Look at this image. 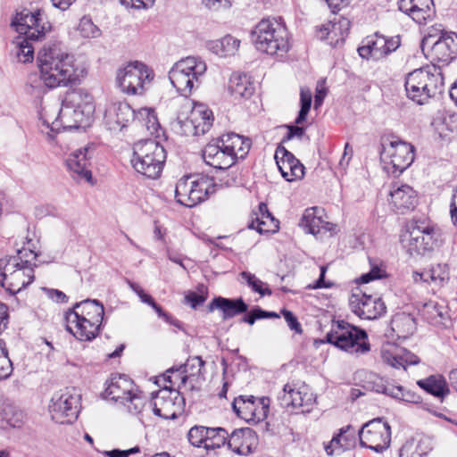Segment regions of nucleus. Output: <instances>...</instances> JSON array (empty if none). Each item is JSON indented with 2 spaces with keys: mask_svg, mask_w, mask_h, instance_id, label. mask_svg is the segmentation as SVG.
<instances>
[{
  "mask_svg": "<svg viewBox=\"0 0 457 457\" xmlns=\"http://www.w3.org/2000/svg\"><path fill=\"white\" fill-rule=\"evenodd\" d=\"M427 48H428L431 52V54L438 60L446 61L448 59H452L441 37L437 40H435L433 36L424 37L421 42V50L425 55L428 54L426 52Z\"/></svg>",
  "mask_w": 457,
  "mask_h": 457,
  "instance_id": "nucleus-45",
  "label": "nucleus"
},
{
  "mask_svg": "<svg viewBox=\"0 0 457 457\" xmlns=\"http://www.w3.org/2000/svg\"><path fill=\"white\" fill-rule=\"evenodd\" d=\"M106 384L104 394L107 398L124 405L132 414L138 415L143 411L147 399L129 378L114 374Z\"/></svg>",
  "mask_w": 457,
  "mask_h": 457,
  "instance_id": "nucleus-6",
  "label": "nucleus"
},
{
  "mask_svg": "<svg viewBox=\"0 0 457 457\" xmlns=\"http://www.w3.org/2000/svg\"><path fill=\"white\" fill-rule=\"evenodd\" d=\"M165 160L163 146L156 140L148 139L135 145L130 162L138 173L154 179L161 175Z\"/></svg>",
  "mask_w": 457,
  "mask_h": 457,
  "instance_id": "nucleus-5",
  "label": "nucleus"
},
{
  "mask_svg": "<svg viewBox=\"0 0 457 457\" xmlns=\"http://www.w3.org/2000/svg\"><path fill=\"white\" fill-rule=\"evenodd\" d=\"M228 438L229 435L226 429L222 428H210L205 449L213 450L225 445H228Z\"/></svg>",
  "mask_w": 457,
  "mask_h": 457,
  "instance_id": "nucleus-47",
  "label": "nucleus"
},
{
  "mask_svg": "<svg viewBox=\"0 0 457 457\" xmlns=\"http://www.w3.org/2000/svg\"><path fill=\"white\" fill-rule=\"evenodd\" d=\"M154 79L153 71L143 62H129L117 71L116 81L122 92L142 95Z\"/></svg>",
  "mask_w": 457,
  "mask_h": 457,
  "instance_id": "nucleus-10",
  "label": "nucleus"
},
{
  "mask_svg": "<svg viewBox=\"0 0 457 457\" xmlns=\"http://www.w3.org/2000/svg\"><path fill=\"white\" fill-rule=\"evenodd\" d=\"M359 436L362 446L380 453L390 445L391 428L387 422L378 418L364 424Z\"/></svg>",
  "mask_w": 457,
  "mask_h": 457,
  "instance_id": "nucleus-15",
  "label": "nucleus"
},
{
  "mask_svg": "<svg viewBox=\"0 0 457 457\" xmlns=\"http://www.w3.org/2000/svg\"><path fill=\"white\" fill-rule=\"evenodd\" d=\"M216 184L212 178L203 174H193L181 178L176 184L177 202L187 207H194L205 201L215 192Z\"/></svg>",
  "mask_w": 457,
  "mask_h": 457,
  "instance_id": "nucleus-7",
  "label": "nucleus"
},
{
  "mask_svg": "<svg viewBox=\"0 0 457 457\" xmlns=\"http://www.w3.org/2000/svg\"><path fill=\"white\" fill-rule=\"evenodd\" d=\"M36 39H29L26 37H18L13 42L12 50L18 62L22 63L30 62L34 59V42Z\"/></svg>",
  "mask_w": 457,
  "mask_h": 457,
  "instance_id": "nucleus-41",
  "label": "nucleus"
},
{
  "mask_svg": "<svg viewBox=\"0 0 457 457\" xmlns=\"http://www.w3.org/2000/svg\"><path fill=\"white\" fill-rule=\"evenodd\" d=\"M275 159L278 170L286 180L295 181L303 177V165L284 146H278L275 153Z\"/></svg>",
  "mask_w": 457,
  "mask_h": 457,
  "instance_id": "nucleus-23",
  "label": "nucleus"
},
{
  "mask_svg": "<svg viewBox=\"0 0 457 457\" xmlns=\"http://www.w3.org/2000/svg\"><path fill=\"white\" fill-rule=\"evenodd\" d=\"M428 283L435 287H442L449 279V271L445 264H437L425 271Z\"/></svg>",
  "mask_w": 457,
  "mask_h": 457,
  "instance_id": "nucleus-48",
  "label": "nucleus"
},
{
  "mask_svg": "<svg viewBox=\"0 0 457 457\" xmlns=\"http://www.w3.org/2000/svg\"><path fill=\"white\" fill-rule=\"evenodd\" d=\"M59 124L64 129H73L80 127L84 122L89 120L77 109L62 103V107L58 112Z\"/></svg>",
  "mask_w": 457,
  "mask_h": 457,
  "instance_id": "nucleus-40",
  "label": "nucleus"
},
{
  "mask_svg": "<svg viewBox=\"0 0 457 457\" xmlns=\"http://www.w3.org/2000/svg\"><path fill=\"white\" fill-rule=\"evenodd\" d=\"M253 41L259 51L270 55H285L290 47L288 32L278 20L263 19L253 31Z\"/></svg>",
  "mask_w": 457,
  "mask_h": 457,
  "instance_id": "nucleus-4",
  "label": "nucleus"
},
{
  "mask_svg": "<svg viewBox=\"0 0 457 457\" xmlns=\"http://www.w3.org/2000/svg\"><path fill=\"white\" fill-rule=\"evenodd\" d=\"M381 148L384 169L395 176L401 174L414 161V146L396 137L383 138Z\"/></svg>",
  "mask_w": 457,
  "mask_h": 457,
  "instance_id": "nucleus-9",
  "label": "nucleus"
},
{
  "mask_svg": "<svg viewBox=\"0 0 457 457\" xmlns=\"http://www.w3.org/2000/svg\"><path fill=\"white\" fill-rule=\"evenodd\" d=\"M94 145H88L84 148L79 149L72 154L66 160L67 168L73 173L74 179H85L89 182L92 179V173L88 170L89 160L92 158Z\"/></svg>",
  "mask_w": 457,
  "mask_h": 457,
  "instance_id": "nucleus-24",
  "label": "nucleus"
},
{
  "mask_svg": "<svg viewBox=\"0 0 457 457\" xmlns=\"http://www.w3.org/2000/svg\"><path fill=\"white\" fill-rule=\"evenodd\" d=\"M407 96L418 104L443 92L445 83L440 67L427 65L408 73L405 79Z\"/></svg>",
  "mask_w": 457,
  "mask_h": 457,
  "instance_id": "nucleus-2",
  "label": "nucleus"
},
{
  "mask_svg": "<svg viewBox=\"0 0 457 457\" xmlns=\"http://www.w3.org/2000/svg\"><path fill=\"white\" fill-rule=\"evenodd\" d=\"M62 101L64 102V104L77 109L88 120L94 113L95 106L93 97L84 89L79 88L67 93Z\"/></svg>",
  "mask_w": 457,
  "mask_h": 457,
  "instance_id": "nucleus-28",
  "label": "nucleus"
},
{
  "mask_svg": "<svg viewBox=\"0 0 457 457\" xmlns=\"http://www.w3.org/2000/svg\"><path fill=\"white\" fill-rule=\"evenodd\" d=\"M79 30L84 37H95L99 33L98 28L86 17L80 20Z\"/></svg>",
  "mask_w": 457,
  "mask_h": 457,
  "instance_id": "nucleus-59",
  "label": "nucleus"
},
{
  "mask_svg": "<svg viewBox=\"0 0 457 457\" xmlns=\"http://www.w3.org/2000/svg\"><path fill=\"white\" fill-rule=\"evenodd\" d=\"M206 164L218 170H226L236 163L233 155L227 151L220 137L209 142L202 151Z\"/></svg>",
  "mask_w": 457,
  "mask_h": 457,
  "instance_id": "nucleus-19",
  "label": "nucleus"
},
{
  "mask_svg": "<svg viewBox=\"0 0 457 457\" xmlns=\"http://www.w3.org/2000/svg\"><path fill=\"white\" fill-rule=\"evenodd\" d=\"M120 4L126 8L136 10H145L151 8L155 0H120Z\"/></svg>",
  "mask_w": 457,
  "mask_h": 457,
  "instance_id": "nucleus-60",
  "label": "nucleus"
},
{
  "mask_svg": "<svg viewBox=\"0 0 457 457\" xmlns=\"http://www.w3.org/2000/svg\"><path fill=\"white\" fill-rule=\"evenodd\" d=\"M278 401L283 408L309 412L315 403V397L304 383H287L278 395Z\"/></svg>",
  "mask_w": 457,
  "mask_h": 457,
  "instance_id": "nucleus-13",
  "label": "nucleus"
},
{
  "mask_svg": "<svg viewBox=\"0 0 457 457\" xmlns=\"http://www.w3.org/2000/svg\"><path fill=\"white\" fill-rule=\"evenodd\" d=\"M418 386L434 396L443 399L450 393L448 383L439 374L431 375L425 379L417 382Z\"/></svg>",
  "mask_w": 457,
  "mask_h": 457,
  "instance_id": "nucleus-38",
  "label": "nucleus"
},
{
  "mask_svg": "<svg viewBox=\"0 0 457 457\" xmlns=\"http://www.w3.org/2000/svg\"><path fill=\"white\" fill-rule=\"evenodd\" d=\"M210 428L204 426H194L187 433L188 442L195 447H204L207 443Z\"/></svg>",
  "mask_w": 457,
  "mask_h": 457,
  "instance_id": "nucleus-51",
  "label": "nucleus"
},
{
  "mask_svg": "<svg viewBox=\"0 0 457 457\" xmlns=\"http://www.w3.org/2000/svg\"><path fill=\"white\" fill-rule=\"evenodd\" d=\"M381 357L386 364L396 369H405L407 365H415L420 361L414 353L389 342L383 344Z\"/></svg>",
  "mask_w": 457,
  "mask_h": 457,
  "instance_id": "nucleus-25",
  "label": "nucleus"
},
{
  "mask_svg": "<svg viewBox=\"0 0 457 457\" xmlns=\"http://www.w3.org/2000/svg\"><path fill=\"white\" fill-rule=\"evenodd\" d=\"M351 22L345 17H334L333 20L322 24L317 30V37L327 40L332 46H337L345 41L348 35Z\"/></svg>",
  "mask_w": 457,
  "mask_h": 457,
  "instance_id": "nucleus-21",
  "label": "nucleus"
},
{
  "mask_svg": "<svg viewBox=\"0 0 457 457\" xmlns=\"http://www.w3.org/2000/svg\"><path fill=\"white\" fill-rule=\"evenodd\" d=\"M275 219L270 213L268 207L265 204L261 203L258 206V212H253L250 228L256 229L259 233H268L274 231L277 227L274 225Z\"/></svg>",
  "mask_w": 457,
  "mask_h": 457,
  "instance_id": "nucleus-39",
  "label": "nucleus"
},
{
  "mask_svg": "<svg viewBox=\"0 0 457 457\" xmlns=\"http://www.w3.org/2000/svg\"><path fill=\"white\" fill-rule=\"evenodd\" d=\"M384 277H386L385 270L381 269L378 265H373L369 272L362 274L361 276L360 281L363 284H366L371 280L381 278Z\"/></svg>",
  "mask_w": 457,
  "mask_h": 457,
  "instance_id": "nucleus-61",
  "label": "nucleus"
},
{
  "mask_svg": "<svg viewBox=\"0 0 457 457\" xmlns=\"http://www.w3.org/2000/svg\"><path fill=\"white\" fill-rule=\"evenodd\" d=\"M410 245L417 252L432 251L437 245L439 233L424 222L416 223L410 230Z\"/></svg>",
  "mask_w": 457,
  "mask_h": 457,
  "instance_id": "nucleus-18",
  "label": "nucleus"
},
{
  "mask_svg": "<svg viewBox=\"0 0 457 457\" xmlns=\"http://www.w3.org/2000/svg\"><path fill=\"white\" fill-rule=\"evenodd\" d=\"M134 120L145 121V126L148 129L151 128L154 129L157 125V119L154 111L150 108H141L137 112H135Z\"/></svg>",
  "mask_w": 457,
  "mask_h": 457,
  "instance_id": "nucleus-58",
  "label": "nucleus"
},
{
  "mask_svg": "<svg viewBox=\"0 0 457 457\" xmlns=\"http://www.w3.org/2000/svg\"><path fill=\"white\" fill-rule=\"evenodd\" d=\"M240 41L230 35L213 41L210 44V49L221 57L234 55L239 47Z\"/></svg>",
  "mask_w": 457,
  "mask_h": 457,
  "instance_id": "nucleus-42",
  "label": "nucleus"
},
{
  "mask_svg": "<svg viewBox=\"0 0 457 457\" xmlns=\"http://www.w3.org/2000/svg\"><path fill=\"white\" fill-rule=\"evenodd\" d=\"M270 400L269 397L255 398V411L253 414V421L259 422L267 418Z\"/></svg>",
  "mask_w": 457,
  "mask_h": 457,
  "instance_id": "nucleus-56",
  "label": "nucleus"
},
{
  "mask_svg": "<svg viewBox=\"0 0 457 457\" xmlns=\"http://www.w3.org/2000/svg\"><path fill=\"white\" fill-rule=\"evenodd\" d=\"M44 86L41 76L37 78V75H30L26 83L25 90L31 96H39L44 92Z\"/></svg>",
  "mask_w": 457,
  "mask_h": 457,
  "instance_id": "nucleus-57",
  "label": "nucleus"
},
{
  "mask_svg": "<svg viewBox=\"0 0 457 457\" xmlns=\"http://www.w3.org/2000/svg\"><path fill=\"white\" fill-rule=\"evenodd\" d=\"M207 65L198 56H187L176 62L169 71V79L183 96H189L197 89L205 76Z\"/></svg>",
  "mask_w": 457,
  "mask_h": 457,
  "instance_id": "nucleus-3",
  "label": "nucleus"
},
{
  "mask_svg": "<svg viewBox=\"0 0 457 457\" xmlns=\"http://www.w3.org/2000/svg\"><path fill=\"white\" fill-rule=\"evenodd\" d=\"M385 46V37L376 33L364 39L363 45L358 48V53L361 58L379 60L386 56Z\"/></svg>",
  "mask_w": 457,
  "mask_h": 457,
  "instance_id": "nucleus-33",
  "label": "nucleus"
},
{
  "mask_svg": "<svg viewBox=\"0 0 457 457\" xmlns=\"http://www.w3.org/2000/svg\"><path fill=\"white\" fill-rule=\"evenodd\" d=\"M220 138L225 149L233 155L236 162L238 159H244L251 148V140L248 137L233 132L224 134Z\"/></svg>",
  "mask_w": 457,
  "mask_h": 457,
  "instance_id": "nucleus-29",
  "label": "nucleus"
},
{
  "mask_svg": "<svg viewBox=\"0 0 457 457\" xmlns=\"http://www.w3.org/2000/svg\"><path fill=\"white\" fill-rule=\"evenodd\" d=\"M66 329L80 341H91L98 335L101 325L93 324L88 319L67 312L65 314Z\"/></svg>",
  "mask_w": 457,
  "mask_h": 457,
  "instance_id": "nucleus-22",
  "label": "nucleus"
},
{
  "mask_svg": "<svg viewBox=\"0 0 457 457\" xmlns=\"http://www.w3.org/2000/svg\"><path fill=\"white\" fill-rule=\"evenodd\" d=\"M312 91L309 88L302 87L300 92L301 108L295 119L296 124H302L306 120L307 114L312 105Z\"/></svg>",
  "mask_w": 457,
  "mask_h": 457,
  "instance_id": "nucleus-54",
  "label": "nucleus"
},
{
  "mask_svg": "<svg viewBox=\"0 0 457 457\" xmlns=\"http://www.w3.org/2000/svg\"><path fill=\"white\" fill-rule=\"evenodd\" d=\"M34 280V270L30 267L29 261L25 262L14 272L6 281H3L2 287L11 294L15 295L21 289L31 284Z\"/></svg>",
  "mask_w": 457,
  "mask_h": 457,
  "instance_id": "nucleus-27",
  "label": "nucleus"
},
{
  "mask_svg": "<svg viewBox=\"0 0 457 457\" xmlns=\"http://www.w3.org/2000/svg\"><path fill=\"white\" fill-rule=\"evenodd\" d=\"M139 452L140 448L138 446H135L128 450L113 449L111 451H104L103 454L105 457H129V455Z\"/></svg>",
  "mask_w": 457,
  "mask_h": 457,
  "instance_id": "nucleus-63",
  "label": "nucleus"
},
{
  "mask_svg": "<svg viewBox=\"0 0 457 457\" xmlns=\"http://www.w3.org/2000/svg\"><path fill=\"white\" fill-rule=\"evenodd\" d=\"M21 251L18 252V255L4 257L0 259V284L6 281L9 277L12 275L24 262L21 254Z\"/></svg>",
  "mask_w": 457,
  "mask_h": 457,
  "instance_id": "nucleus-46",
  "label": "nucleus"
},
{
  "mask_svg": "<svg viewBox=\"0 0 457 457\" xmlns=\"http://www.w3.org/2000/svg\"><path fill=\"white\" fill-rule=\"evenodd\" d=\"M352 312L363 320H375L386 312L385 303L377 295L356 289L349 301Z\"/></svg>",
  "mask_w": 457,
  "mask_h": 457,
  "instance_id": "nucleus-16",
  "label": "nucleus"
},
{
  "mask_svg": "<svg viewBox=\"0 0 457 457\" xmlns=\"http://www.w3.org/2000/svg\"><path fill=\"white\" fill-rule=\"evenodd\" d=\"M135 111L126 102L111 103L104 112V123L112 131H120L134 120Z\"/></svg>",
  "mask_w": 457,
  "mask_h": 457,
  "instance_id": "nucleus-17",
  "label": "nucleus"
},
{
  "mask_svg": "<svg viewBox=\"0 0 457 457\" xmlns=\"http://www.w3.org/2000/svg\"><path fill=\"white\" fill-rule=\"evenodd\" d=\"M185 109L186 111L179 112L177 119L172 121V129L182 136H197V131L190 116V106H186Z\"/></svg>",
  "mask_w": 457,
  "mask_h": 457,
  "instance_id": "nucleus-44",
  "label": "nucleus"
},
{
  "mask_svg": "<svg viewBox=\"0 0 457 457\" xmlns=\"http://www.w3.org/2000/svg\"><path fill=\"white\" fill-rule=\"evenodd\" d=\"M189 112L195 130L197 131V136L208 132L213 121L212 111L203 104H195L189 109Z\"/></svg>",
  "mask_w": 457,
  "mask_h": 457,
  "instance_id": "nucleus-36",
  "label": "nucleus"
},
{
  "mask_svg": "<svg viewBox=\"0 0 457 457\" xmlns=\"http://www.w3.org/2000/svg\"><path fill=\"white\" fill-rule=\"evenodd\" d=\"M391 201L395 207L403 212L414 207L416 204V194L408 185H402L390 192Z\"/></svg>",
  "mask_w": 457,
  "mask_h": 457,
  "instance_id": "nucleus-35",
  "label": "nucleus"
},
{
  "mask_svg": "<svg viewBox=\"0 0 457 457\" xmlns=\"http://www.w3.org/2000/svg\"><path fill=\"white\" fill-rule=\"evenodd\" d=\"M324 209L320 207L307 208L299 222V225L312 235L320 233L321 224H323Z\"/></svg>",
  "mask_w": 457,
  "mask_h": 457,
  "instance_id": "nucleus-37",
  "label": "nucleus"
},
{
  "mask_svg": "<svg viewBox=\"0 0 457 457\" xmlns=\"http://www.w3.org/2000/svg\"><path fill=\"white\" fill-rule=\"evenodd\" d=\"M204 365V361L200 356L188 358L184 365V372L188 373V375L180 377L181 382L185 383L189 377L200 375Z\"/></svg>",
  "mask_w": 457,
  "mask_h": 457,
  "instance_id": "nucleus-55",
  "label": "nucleus"
},
{
  "mask_svg": "<svg viewBox=\"0 0 457 457\" xmlns=\"http://www.w3.org/2000/svg\"><path fill=\"white\" fill-rule=\"evenodd\" d=\"M13 367L8 356L5 343L0 338V381L7 379L12 373Z\"/></svg>",
  "mask_w": 457,
  "mask_h": 457,
  "instance_id": "nucleus-53",
  "label": "nucleus"
},
{
  "mask_svg": "<svg viewBox=\"0 0 457 457\" xmlns=\"http://www.w3.org/2000/svg\"><path fill=\"white\" fill-rule=\"evenodd\" d=\"M240 276L253 291L260 294L262 296L270 295L272 291L268 287V285L259 279L254 274L248 271H242Z\"/></svg>",
  "mask_w": 457,
  "mask_h": 457,
  "instance_id": "nucleus-49",
  "label": "nucleus"
},
{
  "mask_svg": "<svg viewBox=\"0 0 457 457\" xmlns=\"http://www.w3.org/2000/svg\"><path fill=\"white\" fill-rule=\"evenodd\" d=\"M68 312L78 313L93 321V324H102L104 315V305L97 300L87 299L79 303H76Z\"/></svg>",
  "mask_w": 457,
  "mask_h": 457,
  "instance_id": "nucleus-30",
  "label": "nucleus"
},
{
  "mask_svg": "<svg viewBox=\"0 0 457 457\" xmlns=\"http://www.w3.org/2000/svg\"><path fill=\"white\" fill-rule=\"evenodd\" d=\"M11 26L29 39L36 40H42L52 28L41 10L33 12L26 8L16 12Z\"/></svg>",
  "mask_w": 457,
  "mask_h": 457,
  "instance_id": "nucleus-12",
  "label": "nucleus"
},
{
  "mask_svg": "<svg viewBox=\"0 0 457 457\" xmlns=\"http://www.w3.org/2000/svg\"><path fill=\"white\" fill-rule=\"evenodd\" d=\"M441 38L445 44L451 57L453 58L457 54V35H443Z\"/></svg>",
  "mask_w": 457,
  "mask_h": 457,
  "instance_id": "nucleus-64",
  "label": "nucleus"
},
{
  "mask_svg": "<svg viewBox=\"0 0 457 457\" xmlns=\"http://www.w3.org/2000/svg\"><path fill=\"white\" fill-rule=\"evenodd\" d=\"M37 61L41 79L48 88L77 85L85 76V69L76 63L75 56L57 45L44 46Z\"/></svg>",
  "mask_w": 457,
  "mask_h": 457,
  "instance_id": "nucleus-1",
  "label": "nucleus"
},
{
  "mask_svg": "<svg viewBox=\"0 0 457 457\" xmlns=\"http://www.w3.org/2000/svg\"><path fill=\"white\" fill-rule=\"evenodd\" d=\"M398 7L420 25L431 21L436 14L433 0H400Z\"/></svg>",
  "mask_w": 457,
  "mask_h": 457,
  "instance_id": "nucleus-20",
  "label": "nucleus"
},
{
  "mask_svg": "<svg viewBox=\"0 0 457 457\" xmlns=\"http://www.w3.org/2000/svg\"><path fill=\"white\" fill-rule=\"evenodd\" d=\"M256 442V436L249 428L234 430L228 440V447L239 455H248L252 453Z\"/></svg>",
  "mask_w": 457,
  "mask_h": 457,
  "instance_id": "nucleus-26",
  "label": "nucleus"
},
{
  "mask_svg": "<svg viewBox=\"0 0 457 457\" xmlns=\"http://www.w3.org/2000/svg\"><path fill=\"white\" fill-rule=\"evenodd\" d=\"M149 406L155 415L173 420L183 412L185 400L179 391L164 387L154 395Z\"/></svg>",
  "mask_w": 457,
  "mask_h": 457,
  "instance_id": "nucleus-14",
  "label": "nucleus"
},
{
  "mask_svg": "<svg viewBox=\"0 0 457 457\" xmlns=\"http://www.w3.org/2000/svg\"><path fill=\"white\" fill-rule=\"evenodd\" d=\"M59 108L57 105H48L42 107V110L39 113L40 120H42L43 124L47 128H50L52 130H58L59 118H58Z\"/></svg>",
  "mask_w": 457,
  "mask_h": 457,
  "instance_id": "nucleus-50",
  "label": "nucleus"
},
{
  "mask_svg": "<svg viewBox=\"0 0 457 457\" xmlns=\"http://www.w3.org/2000/svg\"><path fill=\"white\" fill-rule=\"evenodd\" d=\"M326 342L351 353H366L370 346L365 330L343 320L337 321L326 335Z\"/></svg>",
  "mask_w": 457,
  "mask_h": 457,
  "instance_id": "nucleus-8",
  "label": "nucleus"
},
{
  "mask_svg": "<svg viewBox=\"0 0 457 457\" xmlns=\"http://www.w3.org/2000/svg\"><path fill=\"white\" fill-rule=\"evenodd\" d=\"M219 309L223 312V319L235 317L247 311L248 306L242 298L229 299L221 296L215 297L209 304L210 312Z\"/></svg>",
  "mask_w": 457,
  "mask_h": 457,
  "instance_id": "nucleus-31",
  "label": "nucleus"
},
{
  "mask_svg": "<svg viewBox=\"0 0 457 457\" xmlns=\"http://www.w3.org/2000/svg\"><path fill=\"white\" fill-rule=\"evenodd\" d=\"M255 397L253 395H240L232 403L233 410L237 416L246 421H253L255 411Z\"/></svg>",
  "mask_w": 457,
  "mask_h": 457,
  "instance_id": "nucleus-43",
  "label": "nucleus"
},
{
  "mask_svg": "<svg viewBox=\"0 0 457 457\" xmlns=\"http://www.w3.org/2000/svg\"><path fill=\"white\" fill-rule=\"evenodd\" d=\"M282 314L290 329L294 330L297 334H302V326L297 320L296 317L293 314V312L287 310H283Z\"/></svg>",
  "mask_w": 457,
  "mask_h": 457,
  "instance_id": "nucleus-62",
  "label": "nucleus"
},
{
  "mask_svg": "<svg viewBox=\"0 0 457 457\" xmlns=\"http://www.w3.org/2000/svg\"><path fill=\"white\" fill-rule=\"evenodd\" d=\"M228 90L236 98H249L254 93L255 86L246 74H233L228 81Z\"/></svg>",
  "mask_w": 457,
  "mask_h": 457,
  "instance_id": "nucleus-34",
  "label": "nucleus"
},
{
  "mask_svg": "<svg viewBox=\"0 0 457 457\" xmlns=\"http://www.w3.org/2000/svg\"><path fill=\"white\" fill-rule=\"evenodd\" d=\"M80 394L74 387H66L55 392L49 405L52 419L60 424H71L79 412Z\"/></svg>",
  "mask_w": 457,
  "mask_h": 457,
  "instance_id": "nucleus-11",
  "label": "nucleus"
},
{
  "mask_svg": "<svg viewBox=\"0 0 457 457\" xmlns=\"http://www.w3.org/2000/svg\"><path fill=\"white\" fill-rule=\"evenodd\" d=\"M385 395L396 400L407 403H416L418 401L417 399L419 398L415 394L405 390L403 386H395L389 383L387 388L386 389Z\"/></svg>",
  "mask_w": 457,
  "mask_h": 457,
  "instance_id": "nucleus-52",
  "label": "nucleus"
},
{
  "mask_svg": "<svg viewBox=\"0 0 457 457\" xmlns=\"http://www.w3.org/2000/svg\"><path fill=\"white\" fill-rule=\"evenodd\" d=\"M390 330V335L386 333V336L407 338L416 330L415 319L411 314L405 312L397 313L391 320Z\"/></svg>",
  "mask_w": 457,
  "mask_h": 457,
  "instance_id": "nucleus-32",
  "label": "nucleus"
}]
</instances>
